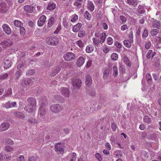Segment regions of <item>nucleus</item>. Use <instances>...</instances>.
I'll return each mask as SVG.
<instances>
[{"mask_svg": "<svg viewBox=\"0 0 161 161\" xmlns=\"http://www.w3.org/2000/svg\"><path fill=\"white\" fill-rule=\"evenodd\" d=\"M46 17L42 15L40 17L37 21V24L40 27L42 26L46 21Z\"/></svg>", "mask_w": 161, "mask_h": 161, "instance_id": "obj_12", "label": "nucleus"}, {"mask_svg": "<svg viewBox=\"0 0 161 161\" xmlns=\"http://www.w3.org/2000/svg\"><path fill=\"white\" fill-rule=\"evenodd\" d=\"M148 33L146 29L144 30L143 34L142 35V38H144L147 37L148 36Z\"/></svg>", "mask_w": 161, "mask_h": 161, "instance_id": "obj_55", "label": "nucleus"}, {"mask_svg": "<svg viewBox=\"0 0 161 161\" xmlns=\"http://www.w3.org/2000/svg\"><path fill=\"white\" fill-rule=\"evenodd\" d=\"M13 114L15 117H18L19 118H23L25 117L24 115L21 112H14Z\"/></svg>", "mask_w": 161, "mask_h": 161, "instance_id": "obj_28", "label": "nucleus"}, {"mask_svg": "<svg viewBox=\"0 0 161 161\" xmlns=\"http://www.w3.org/2000/svg\"><path fill=\"white\" fill-rule=\"evenodd\" d=\"M137 11L140 14H143L145 12L144 7L142 5L139 6L137 8Z\"/></svg>", "mask_w": 161, "mask_h": 161, "instance_id": "obj_31", "label": "nucleus"}, {"mask_svg": "<svg viewBox=\"0 0 161 161\" xmlns=\"http://www.w3.org/2000/svg\"><path fill=\"white\" fill-rule=\"evenodd\" d=\"M117 140V137L114 135H113L111 136L110 138V141L112 143L115 144Z\"/></svg>", "mask_w": 161, "mask_h": 161, "instance_id": "obj_50", "label": "nucleus"}, {"mask_svg": "<svg viewBox=\"0 0 161 161\" xmlns=\"http://www.w3.org/2000/svg\"><path fill=\"white\" fill-rule=\"evenodd\" d=\"M76 44L80 47H82L84 46V43L81 40H79L76 42Z\"/></svg>", "mask_w": 161, "mask_h": 161, "instance_id": "obj_49", "label": "nucleus"}, {"mask_svg": "<svg viewBox=\"0 0 161 161\" xmlns=\"http://www.w3.org/2000/svg\"><path fill=\"white\" fill-rule=\"evenodd\" d=\"M9 127V124L7 122L2 123L0 125V131H3L7 130Z\"/></svg>", "mask_w": 161, "mask_h": 161, "instance_id": "obj_17", "label": "nucleus"}, {"mask_svg": "<svg viewBox=\"0 0 161 161\" xmlns=\"http://www.w3.org/2000/svg\"><path fill=\"white\" fill-rule=\"evenodd\" d=\"M118 58V55L116 53H114L112 54L111 59L113 61H116Z\"/></svg>", "mask_w": 161, "mask_h": 161, "instance_id": "obj_42", "label": "nucleus"}, {"mask_svg": "<svg viewBox=\"0 0 161 161\" xmlns=\"http://www.w3.org/2000/svg\"><path fill=\"white\" fill-rule=\"evenodd\" d=\"M87 5L88 10L91 12H92L94 10L95 7L92 1H88Z\"/></svg>", "mask_w": 161, "mask_h": 161, "instance_id": "obj_19", "label": "nucleus"}, {"mask_svg": "<svg viewBox=\"0 0 161 161\" xmlns=\"http://www.w3.org/2000/svg\"><path fill=\"white\" fill-rule=\"evenodd\" d=\"M81 27V24L78 23L73 27L72 30L74 32H77L80 29Z\"/></svg>", "mask_w": 161, "mask_h": 161, "instance_id": "obj_25", "label": "nucleus"}, {"mask_svg": "<svg viewBox=\"0 0 161 161\" xmlns=\"http://www.w3.org/2000/svg\"><path fill=\"white\" fill-rule=\"evenodd\" d=\"M158 31V30L156 29H154L151 31V34L153 36H156L157 34Z\"/></svg>", "mask_w": 161, "mask_h": 161, "instance_id": "obj_60", "label": "nucleus"}, {"mask_svg": "<svg viewBox=\"0 0 161 161\" xmlns=\"http://www.w3.org/2000/svg\"><path fill=\"white\" fill-rule=\"evenodd\" d=\"M8 77V75L7 73L0 75V80H2L7 78Z\"/></svg>", "mask_w": 161, "mask_h": 161, "instance_id": "obj_48", "label": "nucleus"}, {"mask_svg": "<svg viewBox=\"0 0 161 161\" xmlns=\"http://www.w3.org/2000/svg\"><path fill=\"white\" fill-rule=\"evenodd\" d=\"M71 83L74 88L76 89H79L81 85V80L78 79L74 80Z\"/></svg>", "mask_w": 161, "mask_h": 161, "instance_id": "obj_9", "label": "nucleus"}, {"mask_svg": "<svg viewBox=\"0 0 161 161\" xmlns=\"http://www.w3.org/2000/svg\"><path fill=\"white\" fill-rule=\"evenodd\" d=\"M85 35V31H80L78 34V36L80 37H82Z\"/></svg>", "mask_w": 161, "mask_h": 161, "instance_id": "obj_63", "label": "nucleus"}, {"mask_svg": "<svg viewBox=\"0 0 161 161\" xmlns=\"http://www.w3.org/2000/svg\"><path fill=\"white\" fill-rule=\"evenodd\" d=\"M93 47L92 45H89L87 46L86 51L87 53H90L93 51Z\"/></svg>", "mask_w": 161, "mask_h": 161, "instance_id": "obj_39", "label": "nucleus"}, {"mask_svg": "<svg viewBox=\"0 0 161 161\" xmlns=\"http://www.w3.org/2000/svg\"><path fill=\"white\" fill-rule=\"evenodd\" d=\"M123 60L125 63L129 67L131 66V64L128 58L126 56H124L123 58Z\"/></svg>", "mask_w": 161, "mask_h": 161, "instance_id": "obj_33", "label": "nucleus"}, {"mask_svg": "<svg viewBox=\"0 0 161 161\" xmlns=\"http://www.w3.org/2000/svg\"><path fill=\"white\" fill-rule=\"evenodd\" d=\"M133 42H130V40H124L123 41V43L124 45L127 48H130L131 47V43Z\"/></svg>", "mask_w": 161, "mask_h": 161, "instance_id": "obj_32", "label": "nucleus"}, {"mask_svg": "<svg viewBox=\"0 0 161 161\" xmlns=\"http://www.w3.org/2000/svg\"><path fill=\"white\" fill-rule=\"evenodd\" d=\"M14 150V148L9 146H7L5 147V150L7 152H11L13 151Z\"/></svg>", "mask_w": 161, "mask_h": 161, "instance_id": "obj_43", "label": "nucleus"}, {"mask_svg": "<svg viewBox=\"0 0 161 161\" xmlns=\"http://www.w3.org/2000/svg\"><path fill=\"white\" fill-rule=\"evenodd\" d=\"M85 62V59L83 57H80L77 60L76 64L78 66H81Z\"/></svg>", "mask_w": 161, "mask_h": 161, "instance_id": "obj_21", "label": "nucleus"}, {"mask_svg": "<svg viewBox=\"0 0 161 161\" xmlns=\"http://www.w3.org/2000/svg\"><path fill=\"white\" fill-rule=\"evenodd\" d=\"M63 108V105L59 104H55L50 107V110L52 112L55 114L58 113Z\"/></svg>", "mask_w": 161, "mask_h": 161, "instance_id": "obj_3", "label": "nucleus"}, {"mask_svg": "<svg viewBox=\"0 0 161 161\" xmlns=\"http://www.w3.org/2000/svg\"><path fill=\"white\" fill-rule=\"evenodd\" d=\"M84 16L85 18L88 20H90L91 18V15L88 11H86L84 13Z\"/></svg>", "mask_w": 161, "mask_h": 161, "instance_id": "obj_40", "label": "nucleus"}, {"mask_svg": "<svg viewBox=\"0 0 161 161\" xmlns=\"http://www.w3.org/2000/svg\"><path fill=\"white\" fill-rule=\"evenodd\" d=\"M5 142L8 144L13 145L14 144V142L10 139H6L5 140Z\"/></svg>", "mask_w": 161, "mask_h": 161, "instance_id": "obj_51", "label": "nucleus"}, {"mask_svg": "<svg viewBox=\"0 0 161 161\" xmlns=\"http://www.w3.org/2000/svg\"><path fill=\"white\" fill-rule=\"evenodd\" d=\"M40 102L41 103L40 106H42V107H46V106L48 104L47 99L45 97L42 98L40 100Z\"/></svg>", "mask_w": 161, "mask_h": 161, "instance_id": "obj_22", "label": "nucleus"}, {"mask_svg": "<svg viewBox=\"0 0 161 161\" xmlns=\"http://www.w3.org/2000/svg\"><path fill=\"white\" fill-rule=\"evenodd\" d=\"M8 10V8L6 3L2 2L0 3V12L3 13H5Z\"/></svg>", "mask_w": 161, "mask_h": 161, "instance_id": "obj_11", "label": "nucleus"}, {"mask_svg": "<svg viewBox=\"0 0 161 161\" xmlns=\"http://www.w3.org/2000/svg\"><path fill=\"white\" fill-rule=\"evenodd\" d=\"M113 75L114 77H116L118 75V72L117 67L114 66L113 67Z\"/></svg>", "mask_w": 161, "mask_h": 161, "instance_id": "obj_34", "label": "nucleus"}, {"mask_svg": "<svg viewBox=\"0 0 161 161\" xmlns=\"http://www.w3.org/2000/svg\"><path fill=\"white\" fill-rule=\"evenodd\" d=\"M110 72L109 69H105L103 72V78L104 80L107 79L108 77Z\"/></svg>", "mask_w": 161, "mask_h": 161, "instance_id": "obj_24", "label": "nucleus"}, {"mask_svg": "<svg viewBox=\"0 0 161 161\" xmlns=\"http://www.w3.org/2000/svg\"><path fill=\"white\" fill-rule=\"evenodd\" d=\"M55 23V19L53 17H51L48 20L47 26L48 28L51 27Z\"/></svg>", "mask_w": 161, "mask_h": 161, "instance_id": "obj_23", "label": "nucleus"}, {"mask_svg": "<svg viewBox=\"0 0 161 161\" xmlns=\"http://www.w3.org/2000/svg\"><path fill=\"white\" fill-rule=\"evenodd\" d=\"M55 150L56 152L62 154L64 152V145L61 143L56 144L55 146Z\"/></svg>", "mask_w": 161, "mask_h": 161, "instance_id": "obj_7", "label": "nucleus"}, {"mask_svg": "<svg viewBox=\"0 0 161 161\" xmlns=\"http://www.w3.org/2000/svg\"><path fill=\"white\" fill-rule=\"evenodd\" d=\"M154 56V54L153 51L152 50H150L147 53L146 57L147 59H149L151 57L153 58Z\"/></svg>", "mask_w": 161, "mask_h": 161, "instance_id": "obj_37", "label": "nucleus"}, {"mask_svg": "<svg viewBox=\"0 0 161 161\" xmlns=\"http://www.w3.org/2000/svg\"><path fill=\"white\" fill-rule=\"evenodd\" d=\"M61 69V68L59 66H57L52 70V72L51 73V75L53 77L58 74Z\"/></svg>", "mask_w": 161, "mask_h": 161, "instance_id": "obj_20", "label": "nucleus"}, {"mask_svg": "<svg viewBox=\"0 0 161 161\" xmlns=\"http://www.w3.org/2000/svg\"><path fill=\"white\" fill-rule=\"evenodd\" d=\"M144 122L147 124H149L151 123V118L148 116H145L143 119Z\"/></svg>", "mask_w": 161, "mask_h": 161, "instance_id": "obj_38", "label": "nucleus"}, {"mask_svg": "<svg viewBox=\"0 0 161 161\" xmlns=\"http://www.w3.org/2000/svg\"><path fill=\"white\" fill-rule=\"evenodd\" d=\"M151 42L149 41H147L145 44V48L146 49H149L150 48V47L151 46Z\"/></svg>", "mask_w": 161, "mask_h": 161, "instance_id": "obj_46", "label": "nucleus"}, {"mask_svg": "<svg viewBox=\"0 0 161 161\" xmlns=\"http://www.w3.org/2000/svg\"><path fill=\"white\" fill-rule=\"evenodd\" d=\"M13 44V42L11 39H8L6 41L2 42L1 43V45L3 47H10Z\"/></svg>", "mask_w": 161, "mask_h": 161, "instance_id": "obj_10", "label": "nucleus"}, {"mask_svg": "<svg viewBox=\"0 0 161 161\" xmlns=\"http://www.w3.org/2000/svg\"><path fill=\"white\" fill-rule=\"evenodd\" d=\"M3 107L7 109L10 108V102L8 101L3 104Z\"/></svg>", "mask_w": 161, "mask_h": 161, "instance_id": "obj_52", "label": "nucleus"}, {"mask_svg": "<svg viewBox=\"0 0 161 161\" xmlns=\"http://www.w3.org/2000/svg\"><path fill=\"white\" fill-rule=\"evenodd\" d=\"M158 39V42L157 43V47L158 48H160L161 47V38L159 37Z\"/></svg>", "mask_w": 161, "mask_h": 161, "instance_id": "obj_64", "label": "nucleus"}, {"mask_svg": "<svg viewBox=\"0 0 161 161\" xmlns=\"http://www.w3.org/2000/svg\"><path fill=\"white\" fill-rule=\"evenodd\" d=\"M24 62H21V61H20L18 60L17 63V69H19L21 68L24 65Z\"/></svg>", "mask_w": 161, "mask_h": 161, "instance_id": "obj_41", "label": "nucleus"}, {"mask_svg": "<svg viewBox=\"0 0 161 161\" xmlns=\"http://www.w3.org/2000/svg\"><path fill=\"white\" fill-rule=\"evenodd\" d=\"M128 3L129 5L135 6V1L134 0H127Z\"/></svg>", "mask_w": 161, "mask_h": 161, "instance_id": "obj_62", "label": "nucleus"}, {"mask_svg": "<svg viewBox=\"0 0 161 161\" xmlns=\"http://www.w3.org/2000/svg\"><path fill=\"white\" fill-rule=\"evenodd\" d=\"M106 38V34L104 32L103 33L101 34L100 40L97 39L95 37L93 38L92 41L93 42V44L94 45L98 47L99 46V44H102L105 41Z\"/></svg>", "mask_w": 161, "mask_h": 161, "instance_id": "obj_2", "label": "nucleus"}, {"mask_svg": "<svg viewBox=\"0 0 161 161\" xmlns=\"http://www.w3.org/2000/svg\"><path fill=\"white\" fill-rule=\"evenodd\" d=\"M54 98L57 101H59L62 103H64V99L62 97L59 95L57 94L54 96Z\"/></svg>", "mask_w": 161, "mask_h": 161, "instance_id": "obj_26", "label": "nucleus"}, {"mask_svg": "<svg viewBox=\"0 0 161 161\" xmlns=\"http://www.w3.org/2000/svg\"><path fill=\"white\" fill-rule=\"evenodd\" d=\"M153 27L154 28L159 29L160 26H161V23L160 21H154L153 23Z\"/></svg>", "mask_w": 161, "mask_h": 161, "instance_id": "obj_29", "label": "nucleus"}, {"mask_svg": "<svg viewBox=\"0 0 161 161\" xmlns=\"http://www.w3.org/2000/svg\"><path fill=\"white\" fill-rule=\"evenodd\" d=\"M32 84V80L31 79L28 78H25L22 80L20 83V84L22 86L23 90H26L27 89V86L28 85H31Z\"/></svg>", "mask_w": 161, "mask_h": 161, "instance_id": "obj_4", "label": "nucleus"}, {"mask_svg": "<svg viewBox=\"0 0 161 161\" xmlns=\"http://www.w3.org/2000/svg\"><path fill=\"white\" fill-rule=\"evenodd\" d=\"M46 41L48 44L53 46L56 45L58 43V42L56 38L54 37L52 38H47L46 39Z\"/></svg>", "mask_w": 161, "mask_h": 161, "instance_id": "obj_6", "label": "nucleus"}, {"mask_svg": "<svg viewBox=\"0 0 161 161\" xmlns=\"http://www.w3.org/2000/svg\"><path fill=\"white\" fill-rule=\"evenodd\" d=\"M74 5L76 8H80L81 7L82 4L79 2H75L74 3Z\"/></svg>", "mask_w": 161, "mask_h": 161, "instance_id": "obj_53", "label": "nucleus"}, {"mask_svg": "<svg viewBox=\"0 0 161 161\" xmlns=\"http://www.w3.org/2000/svg\"><path fill=\"white\" fill-rule=\"evenodd\" d=\"M55 8V4L53 3H50L48 4L47 9L48 10H52Z\"/></svg>", "mask_w": 161, "mask_h": 161, "instance_id": "obj_30", "label": "nucleus"}, {"mask_svg": "<svg viewBox=\"0 0 161 161\" xmlns=\"http://www.w3.org/2000/svg\"><path fill=\"white\" fill-rule=\"evenodd\" d=\"M28 122L29 123L33 125L36 124L37 123V121H36L35 119H29L28 120Z\"/></svg>", "mask_w": 161, "mask_h": 161, "instance_id": "obj_57", "label": "nucleus"}, {"mask_svg": "<svg viewBox=\"0 0 161 161\" xmlns=\"http://www.w3.org/2000/svg\"><path fill=\"white\" fill-rule=\"evenodd\" d=\"M35 71L33 69H30L27 71L26 72V75L30 76L33 75L35 73Z\"/></svg>", "mask_w": 161, "mask_h": 161, "instance_id": "obj_44", "label": "nucleus"}, {"mask_svg": "<svg viewBox=\"0 0 161 161\" xmlns=\"http://www.w3.org/2000/svg\"><path fill=\"white\" fill-rule=\"evenodd\" d=\"M95 156L96 158L99 161H101L102 158L101 155L98 153H97L95 154Z\"/></svg>", "mask_w": 161, "mask_h": 161, "instance_id": "obj_56", "label": "nucleus"}, {"mask_svg": "<svg viewBox=\"0 0 161 161\" xmlns=\"http://www.w3.org/2000/svg\"><path fill=\"white\" fill-rule=\"evenodd\" d=\"M27 101L28 104L24 109L27 112L34 114L36 110V100L33 97H30L28 98Z\"/></svg>", "mask_w": 161, "mask_h": 161, "instance_id": "obj_1", "label": "nucleus"}, {"mask_svg": "<svg viewBox=\"0 0 161 161\" xmlns=\"http://www.w3.org/2000/svg\"><path fill=\"white\" fill-rule=\"evenodd\" d=\"M113 40L112 38L109 37L107 38V43L108 44L111 45L112 44Z\"/></svg>", "mask_w": 161, "mask_h": 161, "instance_id": "obj_61", "label": "nucleus"}, {"mask_svg": "<svg viewBox=\"0 0 161 161\" xmlns=\"http://www.w3.org/2000/svg\"><path fill=\"white\" fill-rule=\"evenodd\" d=\"M21 71L20 70H19L17 71L15 75L16 79H18L19 78L21 75Z\"/></svg>", "mask_w": 161, "mask_h": 161, "instance_id": "obj_59", "label": "nucleus"}, {"mask_svg": "<svg viewBox=\"0 0 161 161\" xmlns=\"http://www.w3.org/2000/svg\"><path fill=\"white\" fill-rule=\"evenodd\" d=\"M24 10L28 13H32L35 10V7L32 5H27L24 6Z\"/></svg>", "mask_w": 161, "mask_h": 161, "instance_id": "obj_14", "label": "nucleus"}, {"mask_svg": "<svg viewBox=\"0 0 161 161\" xmlns=\"http://www.w3.org/2000/svg\"><path fill=\"white\" fill-rule=\"evenodd\" d=\"M61 93L65 97H69V91L68 89L64 87L62 88H61Z\"/></svg>", "mask_w": 161, "mask_h": 161, "instance_id": "obj_18", "label": "nucleus"}, {"mask_svg": "<svg viewBox=\"0 0 161 161\" xmlns=\"http://www.w3.org/2000/svg\"><path fill=\"white\" fill-rule=\"evenodd\" d=\"M86 85L88 86H90L92 84V80L91 76L89 74L86 75L85 76Z\"/></svg>", "mask_w": 161, "mask_h": 161, "instance_id": "obj_15", "label": "nucleus"}, {"mask_svg": "<svg viewBox=\"0 0 161 161\" xmlns=\"http://www.w3.org/2000/svg\"><path fill=\"white\" fill-rule=\"evenodd\" d=\"M20 34L21 35H24L25 34V28L22 26L19 27Z\"/></svg>", "mask_w": 161, "mask_h": 161, "instance_id": "obj_45", "label": "nucleus"}, {"mask_svg": "<svg viewBox=\"0 0 161 161\" xmlns=\"http://www.w3.org/2000/svg\"><path fill=\"white\" fill-rule=\"evenodd\" d=\"M12 65V62L11 60L8 58H5L4 60L3 65L4 68L7 69L9 68Z\"/></svg>", "mask_w": 161, "mask_h": 161, "instance_id": "obj_16", "label": "nucleus"}, {"mask_svg": "<svg viewBox=\"0 0 161 161\" xmlns=\"http://www.w3.org/2000/svg\"><path fill=\"white\" fill-rule=\"evenodd\" d=\"M12 158V155L10 154H7L3 155V161H10Z\"/></svg>", "mask_w": 161, "mask_h": 161, "instance_id": "obj_27", "label": "nucleus"}, {"mask_svg": "<svg viewBox=\"0 0 161 161\" xmlns=\"http://www.w3.org/2000/svg\"><path fill=\"white\" fill-rule=\"evenodd\" d=\"M3 31L7 35H9L11 33V29L9 26L7 24H3L2 25Z\"/></svg>", "mask_w": 161, "mask_h": 161, "instance_id": "obj_13", "label": "nucleus"}, {"mask_svg": "<svg viewBox=\"0 0 161 161\" xmlns=\"http://www.w3.org/2000/svg\"><path fill=\"white\" fill-rule=\"evenodd\" d=\"M47 110L46 107L40 106L38 112V115L43 119H45V115L47 114Z\"/></svg>", "mask_w": 161, "mask_h": 161, "instance_id": "obj_5", "label": "nucleus"}, {"mask_svg": "<svg viewBox=\"0 0 161 161\" xmlns=\"http://www.w3.org/2000/svg\"><path fill=\"white\" fill-rule=\"evenodd\" d=\"M14 24L15 26L20 27L23 25L22 23L19 20H15L14 21Z\"/></svg>", "mask_w": 161, "mask_h": 161, "instance_id": "obj_35", "label": "nucleus"}, {"mask_svg": "<svg viewBox=\"0 0 161 161\" xmlns=\"http://www.w3.org/2000/svg\"><path fill=\"white\" fill-rule=\"evenodd\" d=\"M111 127L112 130L113 131H115L117 128L116 125L114 122L112 123L111 124Z\"/></svg>", "mask_w": 161, "mask_h": 161, "instance_id": "obj_58", "label": "nucleus"}, {"mask_svg": "<svg viewBox=\"0 0 161 161\" xmlns=\"http://www.w3.org/2000/svg\"><path fill=\"white\" fill-rule=\"evenodd\" d=\"M75 58V54L72 53H68L64 56V59L67 61H71Z\"/></svg>", "mask_w": 161, "mask_h": 161, "instance_id": "obj_8", "label": "nucleus"}, {"mask_svg": "<svg viewBox=\"0 0 161 161\" xmlns=\"http://www.w3.org/2000/svg\"><path fill=\"white\" fill-rule=\"evenodd\" d=\"M146 80L148 82H150L152 80V77L149 73H147L146 75Z\"/></svg>", "mask_w": 161, "mask_h": 161, "instance_id": "obj_54", "label": "nucleus"}, {"mask_svg": "<svg viewBox=\"0 0 161 161\" xmlns=\"http://www.w3.org/2000/svg\"><path fill=\"white\" fill-rule=\"evenodd\" d=\"M63 25L64 27L67 28L68 26V20L66 19H63Z\"/></svg>", "mask_w": 161, "mask_h": 161, "instance_id": "obj_47", "label": "nucleus"}, {"mask_svg": "<svg viewBox=\"0 0 161 161\" xmlns=\"http://www.w3.org/2000/svg\"><path fill=\"white\" fill-rule=\"evenodd\" d=\"M12 93V90L11 88H9L6 91L5 94L3 95L4 97L11 95Z\"/></svg>", "mask_w": 161, "mask_h": 161, "instance_id": "obj_36", "label": "nucleus"}]
</instances>
